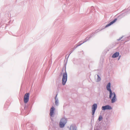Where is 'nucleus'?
<instances>
[{
  "label": "nucleus",
  "mask_w": 130,
  "mask_h": 130,
  "mask_svg": "<svg viewBox=\"0 0 130 130\" xmlns=\"http://www.w3.org/2000/svg\"><path fill=\"white\" fill-rule=\"evenodd\" d=\"M109 98L110 99L112 98L111 99V103H114L116 101V96L115 92H112L111 91V93H110V92H109Z\"/></svg>",
  "instance_id": "f257e3e1"
},
{
  "label": "nucleus",
  "mask_w": 130,
  "mask_h": 130,
  "mask_svg": "<svg viewBox=\"0 0 130 130\" xmlns=\"http://www.w3.org/2000/svg\"><path fill=\"white\" fill-rule=\"evenodd\" d=\"M67 73L66 72L63 73L62 79V84L63 85H65L67 81Z\"/></svg>",
  "instance_id": "f03ea898"
},
{
  "label": "nucleus",
  "mask_w": 130,
  "mask_h": 130,
  "mask_svg": "<svg viewBox=\"0 0 130 130\" xmlns=\"http://www.w3.org/2000/svg\"><path fill=\"white\" fill-rule=\"evenodd\" d=\"M67 122L66 119L65 118H62L60 120V122L59 125L61 128L63 127Z\"/></svg>",
  "instance_id": "7ed1b4c3"
},
{
  "label": "nucleus",
  "mask_w": 130,
  "mask_h": 130,
  "mask_svg": "<svg viewBox=\"0 0 130 130\" xmlns=\"http://www.w3.org/2000/svg\"><path fill=\"white\" fill-rule=\"evenodd\" d=\"M30 94L29 93H27L25 94L24 98V103H26L28 101Z\"/></svg>",
  "instance_id": "20e7f679"
},
{
  "label": "nucleus",
  "mask_w": 130,
  "mask_h": 130,
  "mask_svg": "<svg viewBox=\"0 0 130 130\" xmlns=\"http://www.w3.org/2000/svg\"><path fill=\"white\" fill-rule=\"evenodd\" d=\"M97 108V105L96 104H93L92 107V114L93 115Z\"/></svg>",
  "instance_id": "39448f33"
},
{
  "label": "nucleus",
  "mask_w": 130,
  "mask_h": 130,
  "mask_svg": "<svg viewBox=\"0 0 130 130\" xmlns=\"http://www.w3.org/2000/svg\"><path fill=\"white\" fill-rule=\"evenodd\" d=\"M55 108L53 106H52L51 108L50 111V115L51 117H53L54 113Z\"/></svg>",
  "instance_id": "423d86ee"
},
{
  "label": "nucleus",
  "mask_w": 130,
  "mask_h": 130,
  "mask_svg": "<svg viewBox=\"0 0 130 130\" xmlns=\"http://www.w3.org/2000/svg\"><path fill=\"white\" fill-rule=\"evenodd\" d=\"M103 110H110L112 109V108L109 105H107L105 106H103L102 108Z\"/></svg>",
  "instance_id": "0eeeda50"
},
{
  "label": "nucleus",
  "mask_w": 130,
  "mask_h": 130,
  "mask_svg": "<svg viewBox=\"0 0 130 130\" xmlns=\"http://www.w3.org/2000/svg\"><path fill=\"white\" fill-rule=\"evenodd\" d=\"M111 84L110 83H109L106 86V88L107 90L110 92V93H111V91L110 89Z\"/></svg>",
  "instance_id": "6e6552de"
},
{
  "label": "nucleus",
  "mask_w": 130,
  "mask_h": 130,
  "mask_svg": "<svg viewBox=\"0 0 130 130\" xmlns=\"http://www.w3.org/2000/svg\"><path fill=\"white\" fill-rule=\"evenodd\" d=\"M117 20V19H114L113 21L111 22L110 23H109L107 24V25H106V26H105V27H107L110 26L112 24L115 22Z\"/></svg>",
  "instance_id": "1a4fd4ad"
},
{
  "label": "nucleus",
  "mask_w": 130,
  "mask_h": 130,
  "mask_svg": "<svg viewBox=\"0 0 130 130\" xmlns=\"http://www.w3.org/2000/svg\"><path fill=\"white\" fill-rule=\"evenodd\" d=\"M119 55V53L118 52H116V53L114 54L112 56V57L113 58H115L118 57Z\"/></svg>",
  "instance_id": "9d476101"
},
{
  "label": "nucleus",
  "mask_w": 130,
  "mask_h": 130,
  "mask_svg": "<svg viewBox=\"0 0 130 130\" xmlns=\"http://www.w3.org/2000/svg\"><path fill=\"white\" fill-rule=\"evenodd\" d=\"M57 94L56 95V97H55V104L56 105H58V99H56V98L57 97Z\"/></svg>",
  "instance_id": "9b49d317"
},
{
  "label": "nucleus",
  "mask_w": 130,
  "mask_h": 130,
  "mask_svg": "<svg viewBox=\"0 0 130 130\" xmlns=\"http://www.w3.org/2000/svg\"><path fill=\"white\" fill-rule=\"evenodd\" d=\"M70 130H76L75 127H74L73 126H71L70 127Z\"/></svg>",
  "instance_id": "f8f14e48"
},
{
  "label": "nucleus",
  "mask_w": 130,
  "mask_h": 130,
  "mask_svg": "<svg viewBox=\"0 0 130 130\" xmlns=\"http://www.w3.org/2000/svg\"><path fill=\"white\" fill-rule=\"evenodd\" d=\"M102 117L101 116H99V121H101L102 119Z\"/></svg>",
  "instance_id": "ddd939ff"
},
{
  "label": "nucleus",
  "mask_w": 130,
  "mask_h": 130,
  "mask_svg": "<svg viewBox=\"0 0 130 130\" xmlns=\"http://www.w3.org/2000/svg\"><path fill=\"white\" fill-rule=\"evenodd\" d=\"M98 77V81H99L101 80V78L99 76V75H97Z\"/></svg>",
  "instance_id": "4468645a"
},
{
  "label": "nucleus",
  "mask_w": 130,
  "mask_h": 130,
  "mask_svg": "<svg viewBox=\"0 0 130 130\" xmlns=\"http://www.w3.org/2000/svg\"><path fill=\"white\" fill-rule=\"evenodd\" d=\"M81 44H81L80 45H78V46H79Z\"/></svg>",
  "instance_id": "2eb2a0df"
},
{
  "label": "nucleus",
  "mask_w": 130,
  "mask_h": 130,
  "mask_svg": "<svg viewBox=\"0 0 130 130\" xmlns=\"http://www.w3.org/2000/svg\"><path fill=\"white\" fill-rule=\"evenodd\" d=\"M120 57H119V58L118 59V60H119V59L120 58Z\"/></svg>",
  "instance_id": "dca6fc26"
}]
</instances>
